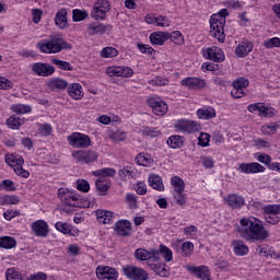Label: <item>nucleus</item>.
Wrapping results in <instances>:
<instances>
[{"label": "nucleus", "mask_w": 280, "mask_h": 280, "mask_svg": "<svg viewBox=\"0 0 280 280\" xmlns=\"http://www.w3.org/2000/svg\"><path fill=\"white\" fill-rule=\"evenodd\" d=\"M95 186L97 191L101 192V196H104L108 189L112 187L110 179L104 178V177H98L95 182Z\"/></svg>", "instance_id": "30"}, {"label": "nucleus", "mask_w": 280, "mask_h": 280, "mask_svg": "<svg viewBox=\"0 0 280 280\" xmlns=\"http://www.w3.org/2000/svg\"><path fill=\"white\" fill-rule=\"evenodd\" d=\"M166 143L170 148L176 150L178 148H183V143H185V138L183 136L174 135L167 139Z\"/></svg>", "instance_id": "33"}, {"label": "nucleus", "mask_w": 280, "mask_h": 280, "mask_svg": "<svg viewBox=\"0 0 280 280\" xmlns=\"http://www.w3.org/2000/svg\"><path fill=\"white\" fill-rule=\"evenodd\" d=\"M149 84H151L152 86H167V84H170V81L161 77H155L154 79L149 81Z\"/></svg>", "instance_id": "55"}, {"label": "nucleus", "mask_w": 280, "mask_h": 280, "mask_svg": "<svg viewBox=\"0 0 280 280\" xmlns=\"http://www.w3.org/2000/svg\"><path fill=\"white\" fill-rule=\"evenodd\" d=\"M55 24L60 27V30H66L69 27V21L67 19V9H61L56 13Z\"/></svg>", "instance_id": "26"}, {"label": "nucleus", "mask_w": 280, "mask_h": 280, "mask_svg": "<svg viewBox=\"0 0 280 280\" xmlns=\"http://www.w3.org/2000/svg\"><path fill=\"white\" fill-rule=\"evenodd\" d=\"M141 133L143 135V137H161V130L159 129V127H142Z\"/></svg>", "instance_id": "39"}, {"label": "nucleus", "mask_w": 280, "mask_h": 280, "mask_svg": "<svg viewBox=\"0 0 280 280\" xmlns=\"http://www.w3.org/2000/svg\"><path fill=\"white\" fill-rule=\"evenodd\" d=\"M151 270L155 271L159 277H170V268L165 264H149Z\"/></svg>", "instance_id": "35"}, {"label": "nucleus", "mask_w": 280, "mask_h": 280, "mask_svg": "<svg viewBox=\"0 0 280 280\" xmlns=\"http://www.w3.org/2000/svg\"><path fill=\"white\" fill-rule=\"evenodd\" d=\"M148 183L152 189L156 191H164L165 186H163V179L159 175H150L148 178Z\"/></svg>", "instance_id": "32"}, {"label": "nucleus", "mask_w": 280, "mask_h": 280, "mask_svg": "<svg viewBox=\"0 0 280 280\" xmlns=\"http://www.w3.org/2000/svg\"><path fill=\"white\" fill-rule=\"evenodd\" d=\"M180 86H185L188 91H200L207 86L205 79L187 77L180 81Z\"/></svg>", "instance_id": "12"}, {"label": "nucleus", "mask_w": 280, "mask_h": 280, "mask_svg": "<svg viewBox=\"0 0 280 280\" xmlns=\"http://www.w3.org/2000/svg\"><path fill=\"white\" fill-rule=\"evenodd\" d=\"M171 185L174 187L176 194H183V191H185V180L179 176L172 177Z\"/></svg>", "instance_id": "37"}, {"label": "nucleus", "mask_w": 280, "mask_h": 280, "mask_svg": "<svg viewBox=\"0 0 280 280\" xmlns=\"http://www.w3.org/2000/svg\"><path fill=\"white\" fill-rule=\"evenodd\" d=\"M273 115L275 109L272 107H267L266 104L262 103L259 117H273Z\"/></svg>", "instance_id": "59"}, {"label": "nucleus", "mask_w": 280, "mask_h": 280, "mask_svg": "<svg viewBox=\"0 0 280 280\" xmlns=\"http://www.w3.org/2000/svg\"><path fill=\"white\" fill-rule=\"evenodd\" d=\"M155 24L159 27H170V20L167 19V16L160 15L156 18Z\"/></svg>", "instance_id": "63"}, {"label": "nucleus", "mask_w": 280, "mask_h": 280, "mask_svg": "<svg viewBox=\"0 0 280 280\" xmlns=\"http://www.w3.org/2000/svg\"><path fill=\"white\" fill-rule=\"evenodd\" d=\"M161 259V249H150L149 250V259L147 261L148 266H150V261H159Z\"/></svg>", "instance_id": "54"}, {"label": "nucleus", "mask_w": 280, "mask_h": 280, "mask_svg": "<svg viewBox=\"0 0 280 280\" xmlns=\"http://www.w3.org/2000/svg\"><path fill=\"white\" fill-rule=\"evenodd\" d=\"M264 215H279L280 205H267L262 208Z\"/></svg>", "instance_id": "42"}, {"label": "nucleus", "mask_w": 280, "mask_h": 280, "mask_svg": "<svg viewBox=\"0 0 280 280\" xmlns=\"http://www.w3.org/2000/svg\"><path fill=\"white\" fill-rule=\"evenodd\" d=\"M32 71L35 73V75L49 78V75H54V73H56V68L49 63L36 62L33 63Z\"/></svg>", "instance_id": "13"}, {"label": "nucleus", "mask_w": 280, "mask_h": 280, "mask_svg": "<svg viewBox=\"0 0 280 280\" xmlns=\"http://www.w3.org/2000/svg\"><path fill=\"white\" fill-rule=\"evenodd\" d=\"M105 73L109 78H132L135 70H132L130 67L112 66L106 68Z\"/></svg>", "instance_id": "9"}, {"label": "nucleus", "mask_w": 280, "mask_h": 280, "mask_svg": "<svg viewBox=\"0 0 280 280\" xmlns=\"http://www.w3.org/2000/svg\"><path fill=\"white\" fill-rule=\"evenodd\" d=\"M119 56V50L115 47L107 46L101 50V58H116Z\"/></svg>", "instance_id": "40"}, {"label": "nucleus", "mask_w": 280, "mask_h": 280, "mask_svg": "<svg viewBox=\"0 0 280 280\" xmlns=\"http://www.w3.org/2000/svg\"><path fill=\"white\" fill-rule=\"evenodd\" d=\"M0 248H4L7 250H10L11 248H16V238L12 236H1Z\"/></svg>", "instance_id": "36"}, {"label": "nucleus", "mask_w": 280, "mask_h": 280, "mask_svg": "<svg viewBox=\"0 0 280 280\" xmlns=\"http://www.w3.org/2000/svg\"><path fill=\"white\" fill-rule=\"evenodd\" d=\"M113 211L108 210H97L96 219L101 224H110L113 222Z\"/></svg>", "instance_id": "29"}, {"label": "nucleus", "mask_w": 280, "mask_h": 280, "mask_svg": "<svg viewBox=\"0 0 280 280\" xmlns=\"http://www.w3.org/2000/svg\"><path fill=\"white\" fill-rule=\"evenodd\" d=\"M21 200L19 199V196H5L3 198L2 205H19Z\"/></svg>", "instance_id": "61"}, {"label": "nucleus", "mask_w": 280, "mask_h": 280, "mask_svg": "<svg viewBox=\"0 0 280 280\" xmlns=\"http://www.w3.org/2000/svg\"><path fill=\"white\" fill-rule=\"evenodd\" d=\"M147 104L152 108L154 115H158L159 117H163V115L167 114V103L159 96H149Z\"/></svg>", "instance_id": "8"}, {"label": "nucleus", "mask_w": 280, "mask_h": 280, "mask_svg": "<svg viewBox=\"0 0 280 280\" xmlns=\"http://www.w3.org/2000/svg\"><path fill=\"white\" fill-rule=\"evenodd\" d=\"M107 12H110V2L108 0H98L94 3L91 16L94 21H106Z\"/></svg>", "instance_id": "5"}, {"label": "nucleus", "mask_w": 280, "mask_h": 280, "mask_svg": "<svg viewBox=\"0 0 280 280\" xmlns=\"http://www.w3.org/2000/svg\"><path fill=\"white\" fill-rule=\"evenodd\" d=\"M175 128L182 130V132H198L200 130V124L191 120H178Z\"/></svg>", "instance_id": "20"}, {"label": "nucleus", "mask_w": 280, "mask_h": 280, "mask_svg": "<svg viewBox=\"0 0 280 280\" xmlns=\"http://www.w3.org/2000/svg\"><path fill=\"white\" fill-rule=\"evenodd\" d=\"M7 280H23V276L15 268H9L5 272Z\"/></svg>", "instance_id": "47"}, {"label": "nucleus", "mask_w": 280, "mask_h": 280, "mask_svg": "<svg viewBox=\"0 0 280 280\" xmlns=\"http://www.w3.org/2000/svg\"><path fill=\"white\" fill-rule=\"evenodd\" d=\"M113 25L103 24V23H91L88 25V32L90 36H95V34H104L106 32H112Z\"/></svg>", "instance_id": "22"}, {"label": "nucleus", "mask_w": 280, "mask_h": 280, "mask_svg": "<svg viewBox=\"0 0 280 280\" xmlns=\"http://www.w3.org/2000/svg\"><path fill=\"white\" fill-rule=\"evenodd\" d=\"M47 86L50 91H65L69 86V83L65 79L52 78L47 82Z\"/></svg>", "instance_id": "24"}, {"label": "nucleus", "mask_w": 280, "mask_h": 280, "mask_svg": "<svg viewBox=\"0 0 280 280\" xmlns=\"http://www.w3.org/2000/svg\"><path fill=\"white\" fill-rule=\"evenodd\" d=\"M116 171L110 167H105L102 170L96 171V176H100V178H107L115 176Z\"/></svg>", "instance_id": "48"}, {"label": "nucleus", "mask_w": 280, "mask_h": 280, "mask_svg": "<svg viewBox=\"0 0 280 280\" xmlns=\"http://www.w3.org/2000/svg\"><path fill=\"white\" fill-rule=\"evenodd\" d=\"M254 47L253 42L244 39L236 46L235 54L238 58H246Z\"/></svg>", "instance_id": "21"}, {"label": "nucleus", "mask_w": 280, "mask_h": 280, "mask_svg": "<svg viewBox=\"0 0 280 280\" xmlns=\"http://www.w3.org/2000/svg\"><path fill=\"white\" fill-rule=\"evenodd\" d=\"M36 237H47L49 235V224L45 220H37L31 225Z\"/></svg>", "instance_id": "18"}, {"label": "nucleus", "mask_w": 280, "mask_h": 280, "mask_svg": "<svg viewBox=\"0 0 280 280\" xmlns=\"http://www.w3.org/2000/svg\"><path fill=\"white\" fill-rule=\"evenodd\" d=\"M167 36L168 40H172L175 45H183V43H185V37H183V33H180V31L167 33Z\"/></svg>", "instance_id": "41"}, {"label": "nucleus", "mask_w": 280, "mask_h": 280, "mask_svg": "<svg viewBox=\"0 0 280 280\" xmlns=\"http://www.w3.org/2000/svg\"><path fill=\"white\" fill-rule=\"evenodd\" d=\"M7 125L9 128H11V130H19V128H21V119L19 116L13 115L8 118Z\"/></svg>", "instance_id": "45"}, {"label": "nucleus", "mask_w": 280, "mask_h": 280, "mask_svg": "<svg viewBox=\"0 0 280 280\" xmlns=\"http://www.w3.org/2000/svg\"><path fill=\"white\" fill-rule=\"evenodd\" d=\"M96 276L100 280H117L119 279V271L113 267H97L96 268Z\"/></svg>", "instance_id": "15"}, {"label": "nucleus", "mask_w": 280, "mask_h": 280, "mask_svg": "<svg viewBox=\"0 0 280 280\" xmlns=\"http://www.w3.org/2000/svg\"><path fill=\"white\" fill-rule=\"evenodd\" d=\"M149 255H150V252H148L144 248H138L135 252V257L136 259H138V261H148Z\"/></svg>", "instance_id": "49"}, {"label": "nucleus", "mask_w": 280, "mask_h": 280, "mask_svg": "<svg viewBox=\"0 0 280 280\" xmlns=\"http://www.w3.org/2000/svg\"><path fill=\"white\" fill-rule=\"evenodd\" d=\"M197 116L199 117V119L209 120V119H215L217 114L213 107H203L197 110Z\"/></svg>", "instance_id": "31"}, {"label": "nucleus", "mask_w": 280, "mask_h": 280, "mask_svg": "<svg viewBox=\"0 0 280 280\" xmlns=\"http://www.w3.org/2000/svg\"><path fill=\"white\" fill-rule=\"evenodd\" d=\"M264 47L267 49H272L275 47H280V38L279 37H273L269 38L264 43Z\"/></svg>", "instance_id": "56"}, {"label": "nucleus", "mask_w": 280, "mask_h": 280, "mask_svg": "<svg viewBox=\"0 0 280 280\" xmlns=\"http://www.w3.org/2000/svg\"><path fill=\"white\" fill-rule=\"evenodd\" d=\"M68 95L72 97V100H81L84 97V92H82V85L80 83H71L68 85Z\"/></svg>", "instance_id": "28"}, {"label": "nucleus", "mask_w": 280, "mask_h": 280, "mask_svg": "<svg viewBox=\"0 0 280 280\" xmlns=\"http://www.w3.org/2000/svg\"><path fill=\"white\" fill-rule=\"evenodd\" d=\"M89 16V13L86 11H82L80 9H74L72 11V21L75 23H80V21H84Z\"/></svg>", "instance_id": "46"}, {"label": "nucleus", "mask_w": 280, "mask_h": 280, "mask_svg": "<svg viewBox=\"0 0 280 280\" xmlns=\"http://www.w3.org/2000/svg\"><path fill=\"white\" fill-rule=\"evenodd\" d=\"M115 232L119 237H130L132 235V223L128 220H120L115 223Z\"/></svg>", "instance_id": "16"}, {"label": "nucleus", "mask_w": 280, "mask_h": 280, "mask_svg": "<svg viewBox=\"0 0 280 280\" xmlns=\"http://www.w3.org/2000/svg\"><path fill=\"white\" fill-rule=\"evenodd\" d=\"M30 280H47V273L45 272H36L30 276Z\"/></svg>", "instance_id": "64"}, {"label": "nucleus", "mask_w": 280, "mask_h": 280, "mask_svg": "<svg viewBox=\"0 0 280 280\" xmlns=\"http://www.w3.org/2000/svg\"><path fill=\"white\" fill-rule=\"evenodd\" d=\"M225 202L230 207V209H242L246 201L243 199L242 196L237 194H232L225 197Z\"/></svg>", "instance_id": "23"}, {"label": "nucleus", "mask_w": 280, "mask_h": 280, "mask_svg": "<svg viewBox=\"0 0 280 280\" xmlns=\"http://www.w3.org/2000/svg\"><path fill=\"white\" fill-rule=\"evenodd\" d=\"M5 163L7 165L13 167V170H16V167H20L21 165H23V163H25V160L21 155H7Z\"/></svg>", "instance_id": "34"}, {"label": "nucleus", "mask_w": 280, "mask_h": 280, "mask_svg": "<svg viewBox=\"0 0 280 280\" xmlns=\"http://www.w3.org/2000/svg\"><path fill=\"white\" fill-rule=\"evenodd\" d=\"M149 38L152 45H164L166 40H170L167 32H153Z\"/></svg>", "instance_id": "27"}, {"label": "nucleus", "mask_w": 280, "mask_h": 280, "mask_svg": "<svg viewBox=\"0 0 280 280\" xmlns=\"http://www.w3.org/2000/svg\"><path fill=\"white\" fill-rule=\"evenodd\" d=\"M77 189H79V191H83L84 194H86L91 189V185L88 180L79 179L77 182Z\"/></svg>", "instance_id": "58"}, {"label": "nucleus", "mask_w": 280, "mask_h": 280, "mask_svg": "<svg viewBox=\"0 0 280 280\" xmlns=\"http://www.w3.org/2000/svg\"><path fill=\"white\" fill-rule=\"evenodd\" d=\"M236 232L245 242H266L270 237V231L264 226V221L255 217H244L240 220Z\"/></svg>", "instance_id": "1"}, {"label": "nucleus", "mask_w": 280, "mask_h": 280, "mask_svg": "<svg viewBox=\"0 0 280 280\" xmlns=\"http://www.w3.org/2000/svg\"><path fill=\"white\" fill-rule=\"evenodd\" d=\"M1 186L3 187V189H5V191H16V187L14 186V182H12L11 179L2 180Z\"/></svg>", "instance_id": "62"}, {"label": "nucleus", "mask_w": 280, "mask_h": 280, "mask_svg": "<svg viewBox=\"0 0 280 280\" xmlns=\"http://www.w3.org/2000/svg\"><path fill=\"white\" fill-rule=\"evenodd\" d=\"M228 16L229 10L222 9L218 14H213L210 18V34L213 38H217L219 43H224V25L226 24Z\"/></svg>", "instance_id": "2"}, {"label": "nucleus", "mask_w": 280, "mask_h": 280, "mask_svg": "<svg viewBox=\"0 0 280 280\" xmlns=\"http://www.w3.org/2000/svg\"><path fill=\"white\" fill-rule=\"evenodd\" d=\"M55 229L59 231V233H62L63 235H71L73 237V233H71V225L69 223H63L61 221L57 222L55 224Z\"/></svg>", "instance_id": "44"}, {"label": "nucleus", "mask_w": 280, "mask_h": 280, "mask_svg": "<svg viewBox=\"0 0 280 280\" xmlns=\"http://www.w3.org/2000/svg\"><path fill=\"white\" fill-rule=\"evenodd\" d=\"M58 198H60L63 205H68V207H74L82 209V200L78 198L73 192L69 191L67 188L58 189Z\"/></svg>", "instance_id": "7"}, {"label": "nucleus", "mask_w": 280, "mask_h": 280, "mask_svg": "<svg viewBox=\"0 0 280 280\" xmlns=\"http://www.w3.org/2000/svg\"><path fill=\"white\" fill-rule=\"evenodd\" d=\"M160 255H162V257H164L165 261H172V259H173L172 249H170L165 245H160Z\"/></svg>", "instance_id": "52"}, {"label": "nucleus", "mask_w": 280, "mask_h": 280, "mask_svg": "<svg viewBox=\"0 0 280 280\" xmlns=\"http://www.w3.org/2000/svg\"><path fill=\"white\" fill-rule=\"evenodd\" d=\"M182 253H183V257L191 256V253H194V243H191V242L183 243Z\"/></svg>", "instance_id": "53"}, {"label": "nucleus", "mask_w": 280, "mask_h": 280, "mask_svg": "<svg viewBox=\"0 0 280 280\" xmlns=\"http://www.w3.org/2000/svg\"><path fill=\"white\" fill-rule=\"evenodd\" d=\"M238 170L243 172V174H261L266 172V167L257 162L242 163Z\"/></svg>", "instance_id": "17"}, {"label": "nucleus", "mask_w": 280, "mask_h": 280, "mask_svg": "<svg viewBox=\"0 0 280 280\" xmlns=\"http://www.w3.org/2000/svg\"><path fill=\"white\" fill-rule=\"evenodd\" d=\"M136 162L138 165H142V167H148L152 163V158L148 153H140L137 155Z\"/></svg>", "instance_id": "43"}, {"label": "nucleus", "mask_w": 280, "mask_h": 280, "mask_svg": "<svg viewBox=\"0 0 280 280\" xmlns=\"http://www.w3.org/2000/svg\"><path fill=\"white\" fill-rule=\"evenodd\" d=\"M209 141H211V136L209 133H200L198 145H201V148L209 147Z\"/></svg>", "instance_id": "57"}, {"label": "nucleus", "mask_w": 280, "mask_h": 280, "mask_svg": "<svg viewBox=\"0 0 280 280\" xmlns=\"http://www.w3.org/2000/svg\"><path fill=\"white\" fill-rule=\"evenodd\" d=\"M12 110L19 115H25V113H32V107L28 105L18 104L12 106Z\"/></svg>", "instance_id": "50"}, {"label": "nucleus", "mask_w": 280, "mask_h": 280, "mask_svg": "<svg viewBox=\"0 0 280 280\" xmlns=\"http://www.w3.org/2000/svg\"><path fill=\"white\" fill-rule=\"evenodd\" d=\"M122 275L130 280H149L150 273L141 267L126 265L122 267Z\"/></svg>", "instance_id": "4"}, {"label": "nucleus", "mask_w": 280, "mask_h": 280, "mask_svg": "<svg viewBox=\"0 0 280 280\" xmlns=\"http://www.w3.org/2000/svg\"><path fill=\"white\" fill-rule=\"evenodd\" d=\"M267 224H279L280 218L278 214H264Z\"/></svg>", "instance_id": "60"}, {"label": "nucleus", "mask_w": 280, "mask_h": 280, "mask_svg": "<svg viewBox=\"0 0 280 280\" xmlns=\"http://www.w3.org/2000/svg\"><path fill=\"white\" fill-rule=\"evenodd\" d=\"M202 56L207 60H212V62H224L225 60L224 51L218 46L202 49Z\"/></svg>", "instance_id": "11"}, {"label": "nucleus", "mask_w": 280, "mask_h": 280, "mask_svg": "<svg viewBox=\"0 0 280 280\" xmlns=\"http://www.w3.org/2000/svg\"><path fill=\"white\" fill-rule=\"evenodd\" d=\"M188 272H191V275H195L197 279L201 280H211V272L209 271V267L207 266H187L186 267Z\"/></svg>", "instance_id": "19"}, {"label": "nucleus", "mask_w": 280, "mask_h": 280, "mask_svg": "<svg viewBox=\"0 0 280 280\" xmlns=\"http://www.w3.org/2000/svg\"><path fill=\"white\" fill-rule=\"evenodd\" d=\"M51 65H55V67H58V69H61L62 71H73V66L69 61H62L57 58L50 59Z\"/></svg>", "instance_id": "38"}, {"label": "nucleus", "mask_w": 280, "mask_h": 280, "mask_svg": "<svg viewBox=\"0 0 280 280\" xmlns=\"http://www.w3.org/2000/svg\"><path fill=\"white\" fill-rule=\"evenodd\" d=\"M68 142L72 148H78L81 150L91 148V137L80 132H73L72 135L68 136Z\"/></svg>", "instance_id": "6"}, {"label": "nucleus", "mask_w": 280, "mask_h": 280, "mask_svg": "<svg viewBox=\"0 0 280 280\" xmlns=\"http://www.w3.org/2000/svg\"><path fill=\"white\" fill-rule=\"evenodd\" d=\"M72 156L77 159L79 163L89 165V163H95L97 161V152L93 150H81L72 152Z\"/></svg>", "instance_id": "10"}, {"label": "nucleus", "mask_w": 280, "mask_h": 280, "mask_svg": "<svg viewBox=\"0 0 280 280\" xmlns=\"http://www.w3.org/2000/svg\"><path fill=\"white\" fill-rule=\"evenodd\" d=\"M232 248L234 254H236L238 257H244V255H248V245H246L242 240L233 241Z\"/></svg>", "instance_id": "25"}, {"label": "nucleus", "mask_w": 280, "mask_h": 280, "mask_svg": "<svg viewBox=\"0 0 280 280\" xmlns=\"http://www.w3.org/2000/svg\"><path fill=\"white\" fill-rule=\"evenodd\" d=\"M42 54H60L62 49H71V44L58 36H51L50 39H44L37 43Z\"/></svg>", "instance_id": "3"}, {"label": "nucleus", "mask_w": 280, "mask_h": 280, "mask_svg": "<svg viewBox=\"0 0 280 280\" xmlns=\"http://www.w3.org/2000/svg\"><path fill=\"white\" fill-rule=\"evenodd\" d=\"M248 84L250 83L246 78H238L234 80L233 90L231 91L232 97H234V100H240L241 97H244V95H246V93H244V89H247Z\"/></svg>", "instance_id": "14"}, {"label": "nucleus", "mask_w": 280, "mask_h": 280, "mask_svg": "<svg viewBox=\"0 0 280 280\" xmlns=\"http://www.w3.org/2000/svg\"><path fill=\"white\" fill-rule=\"evenodd\" d=\"M137 47L141 54H148V56H154L156 54V50H154L150 45L138 43Z\"/></svg>", "instance_id": "51"}]
</instances>
